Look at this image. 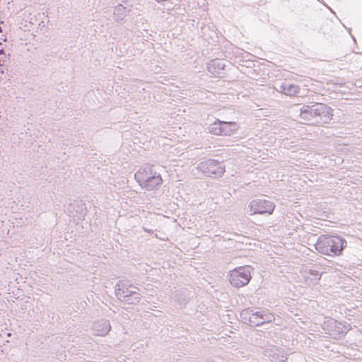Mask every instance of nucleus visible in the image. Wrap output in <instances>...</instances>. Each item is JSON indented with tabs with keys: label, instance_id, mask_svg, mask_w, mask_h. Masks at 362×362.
Wrapping results in <instances>:
<instances>
[{
	"label": "nucleus",
	"instance_id": "nucleus-1",
	"mask_svg": "<svg viewBox=\"0 0 362 362\" xmlns=\"http://www.w3.org/2000/svg\"><path fill=\"white\" fill-rule=\"evenodd\" d=\"M333 110L324 103L305 105L300 109V117L310 124L328 123L332 119Z\"/></svg>",
	"mask_w": 362,
	"mask_h": 362
},
{
	"label": "nucleus",
	"instance_id": "nucleus-2",
	"mask_svg": "<svg viewBox=\"0 0 362 362\" xmlns=\"http://www.w3.org/2000/svg\"><path fill=\"white\" fill-rule=\"evenodd\" d=\"M346 245V241L339 235H322L317 238L315 248L322 255L334 257L340 255Z\"/></svg>",
	"mask_w": 362,
	"mask_h": 362
},
{
	"label": "nucleus",
	"instance_id": "nucleus-3",
	"mask_svg": "<svg viewBox=\"0 0 362 362\" xmlns=\"http://www.w3.org/2000/svg\"><path fill=\"white\" fill-rule=\"evenodd\" d=\"M154 168V165L146 164L134 175L135 180L139 185L148 191L158 188L163 183L161 175Z\"/></svg>",
	"mask_w": 362,
	"mask_h": 362
},
{
	"label": "nucleus",
	"instance_id": "nucleus-4",
	"mask_svg": "<svg viewBox=\"0 0 362 362\" xmlns=\"http://www.w3.org/2000/svg\"><path fill=\"white\" fill-rule=\"evenodd\" d=\"M242 321L251 327H258L275 320L273 313L268 310L259 309L255 310L251 308L243 310L240 313Z\"/></svg>",
	"mask_w": 362,
	"mask_h": 362
},
{
	"label": "nucleus",
	"instance_id": "nucleus-5",
	"mask_svg": "<svg viewBox=\"0 0 362 362\" xmlns=\"http://www.w3.org/2000/svg\"><path fill=\"white\" fill-rule=\"evenodd\" d=\"M131 288H139L124 281H119L115 286V295L117 298L122 302L129 305H135L140 302L141 295L136 291L130 290Z\"/></svg>",
	"mask_w": 362,
	"mask_h": 362
},
{
	"label": "nucleus",
	"instance_id": "nucleus-6",
	"mask_svg": "<svg viewBox=\"0 0 362 362\" xmlns=\"http://www.w3.org/2000/svg\"><path fill=\"white\" fill-rule=\"evenodd\" d=\"M195 170L206 177L218 178L221 177L226 172V166L217 160L208 159L198 163Z\"/></svg>",
	"mask_w": 362,
	"mask_h": 362
},
{
	"label": "nucleus",
	"instance_id": "nucleus-7",
	"mask_svg": "<svg viewBox=\"0 0 362 362\" xmlns=\"http://www.w3.org/2000/svg\"><path fill=\"white\" fill-rule=\"evenodd\" d=\"M252 267L246 265L239 267L230 272V283L235 288H240L246 286L250 282Z\"/></svg>",
	"mask_w": 362,
	"mask_h": 362
},
{
	"label": "nucleus",
	"instance_id": "nucleus-8",
	"mask_svg": "<svg viewBox=\"0 0 362 362\" xmlns=\"http://www.w3.org/2000/svg\"><path fill=\"white\" fill-rule=\"evenodd\" d=\"M249 207L250 215L264 214H271L275 208V205L270 201L257 199L252 200L250 202Z\"/></svg>",
	"mask_w": 362,
	"mask_h": 362
},
{
	"label": "nucleus",
	"instance_id": "nucleus-9",
	"mask_svg": "<svg viewBox=\"0 0 362 362\" xmlns=\"http://www.w3.org/2000/svg\"><path fill=\"white\" fill-rule=\"evenodd\" d=\"M274 88L277 91L289 96L295 95L299 92V87L288 81L276 83Z\"/></svg>",
	"mask_w": 362,
	"mask_h": 362
},
{
	"label": "nucleus",
	"instance_id": "nucleus-10",
	"mask_svg": "<svg viewBox=\"0 0 362 362\" xmlns=\"http://www.w3.org/2000/svg\"><path fill=\"white\" fill-rule=\"evenodd\" d=\"M266 352V355L274 362H283L287 358V354L285 353L284 350H280L275 346H272V349Z\"/></svg>",
	"mask_w": 362,
	"mask_h": 362
},
{
	"label": "nucleus",
	"instance_id": "nucleus-11",
	"mask_svg": "<svg viewBox=\"0 0 362 362\" xmlns=\"http://www.w3.org/2000/svg\"><path fill=\"white\" fill-rule=\"evenodd\" d=\"M111 329V325L109 320H102L94 325V330L96 334L99 336L106 335Z\"/></svg>",
	"mask_w": 362,
	"mask_h": 362
},
{
	"label": "nucleus",
	"instance_id": "nucleus-12",
	"mask_svg": "<svg viewBox=\"0 0 362 362\" xmlns=\"http://www.w3.org/2000/svg\"><path fill=\"white\" fill-rule=\"evenodd\" d=\"M221 136H230L238 129V125L235 122L221 121Z\"/></svg>",
	"mask_w": 362,
	"mask_h": 362
},
{
	"label": "nucleus",
	"instance_id": "nucleus-13",
	"mask_svg": "<svg viewBox=\"0 0 362 362\" xmlns=\"http://www.w3.org/2000/svg\"><path fill=\"white\" fill-rule=\"evenodd\" d=\"M225 67L224 62L220 59H214L208 66V71L214 75L220 74V71Z\"/></svg>",
	"mask_w": 362,
	"mask_h": 362
},
{
	"label": "nucleus",
	"instance_id": "nucleus-14",
	"mask_svg": "<svg viewBox=\"0 0 362 362\" xmlns=\"http://www.w3.org/2000/svg\"><path fill=\"white\" fill-rule=\"evenodd\" d=\"M129 11L122 4L117 5L115 7L113 12L115 20L117 22L123 21Z\"/></svg>",
	"mask_w": 362,
	"mask_h": 362
},
{
	"label": "nucleus",
	"instance_id": "nucleus-15",
	"mask_svg": "<svg viewBox=\"0 0 362 362\" xmlns=\"http://www.w3.org/2000/svg\"><path fill=\"white\" fill-rule=\"evenodd\" d=\"M221 120L217 119L208 127L209 132L214 135L221 136Z\"/></svg>",
	"mask_w": 362,
	"mask_h": 362
},
{
	"label": "nucleus",
	"instance_id": "nucleus-16",
	"mask_svg": "<svg viewBox=\"0 0 362 362\" xmlns=\"http://www.w3.org/2000/svg\"><path fill=\"white\" fill-rule=\"evenodd\" d=\"M308 274L310 275V276H313L314 279L315 281H319L321 278V274H320V272L317 270H314V269H310L308 271Z\"/></svg>",
	"mask_w": 362,
	"mask_h": 362
},
{
	"label": "nucleus",
	"instance_id": "nucleus-17",
	"mask_svg": "<svg viewBox=\"0 0 362 362\" xmlns=\"http://www.w3.org/2000/svg\"><path fill=\"white\" fill-rule=\"evenodd\" d=\"M333 324L334 325V327L337 329V331L339 332V333H346V329H344V330L342 329V328L341 327V323H338L337 321H334L333 322Z\"/></svg>",
	"mask_w": 362,
	"mask_h": 362
},
{
	"label": "nucleus",
	"instance_id": "nucleus-18",
	"mask_svg": "<svg viewBox=\"0 0 362 362\" xmlns=\"http://www.w3.org/2000/svg\"><path fill=\"white\" fill-rule=\"evenodd\" d=\"M176 297L177 298V300L179 302V303H180V305L185 304V303L187 302V300H188V298H187L186 296H185V297L182 299V300H180V298L178 297V295H177V296H176Z\"/></svg>",
	"mask_w": 362,
	"mask_h": 362
}]
</instances>
